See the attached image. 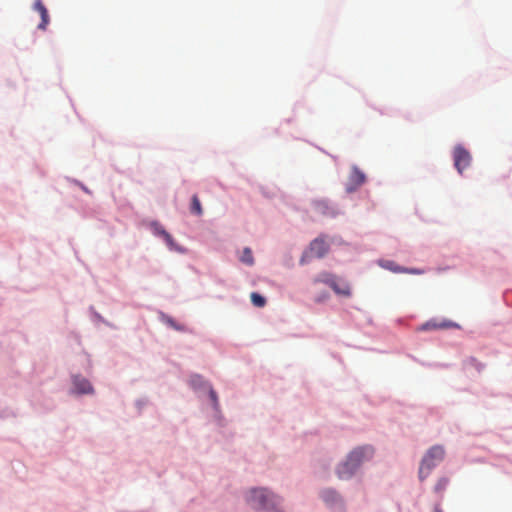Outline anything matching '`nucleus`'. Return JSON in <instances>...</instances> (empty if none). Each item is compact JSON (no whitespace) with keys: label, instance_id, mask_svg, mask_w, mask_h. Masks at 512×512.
<instances>
[{"label":"nucleus","instance_id":"4be33fe9","mask_svg":"<svg viewBox=\"0 0 512 512\" xmlns=\"http://www.w3.org/2000/svg\"><path fill=\"white\" fill-rule=\"evenodd\" d=\"M434 512H442L441 509H439L438 507L435 508Z\"/></svg>","mask_w":512,"mask_h":512},{"label":"nucleus","instance_id":"7ed1b4c3","mask_svg":"<svg viewBox=\"0 0 512 512\" xmlns=\"http://www.w3.org/2000/svg\"><path fill=\"white\" fill-rule=\"evenodd\" d=\"M444 455L445 450L440 445H435L427 451L419 468V479L421 481H424L430 475L433 468L444 459Z\"/></svg>","mask_w":512,"mask_h":512},{"label":"nucleus","instance_id":"9d476101","mask_svg":"<svg viewBox=\"0 0 512 512\" xmlns=\"http://www.w3.org/2000/svg\"><path fill=\"white\" fill-rule=\"evenodd\" d=\"M73 384L79 393L85 394V393L92 392L91 384L89 383L88 380H86L82 377H79V376L74 377Z\"/></svg>","mask_w":512,"mask_h":512},{"label":"nucleus","instance_id":"39448f33","mask_svg":"<svg viewBox=\"0 0 512 512\" xmlns=\"http://www.w3.org/2000/svg\"><path fill=\"white\" fill-rule=\"evenodd\" d=\"M365 181L366 176L364 172H362L357 166H353L346 185V190L348 192H354L362 186Z\"/></svg>","mask_w":512,"mask_h":512},{"label":"nucleus","instance_id":"ddd939ff","mask_svg":"<svg viewBox=\"0 0 512 512\" xmlns=\"http://www.w3.org/2000/svg\"><path fill=\"white\" fill-rule=\"evenodd\" d=\"M380 266H382L383 268L385 269H388L392 272H396V273H399V272H406L405 269L401 268L400 266H398L395 262L393 261H389V260H381L379 262Z\"/></svg>","mask_w":512,"mask_h":512},{"label":"nucleus","instance_id":"1a4fd4ad","mask_svg":"<svg viewBox=\"0 0 512 512\" xmlns=\"http://www.w3.org/2000/svg\"><path fill=\"white\" fill-rule=\"evenodd\" d=\"M34 9L40 14L41 22L38 25V28L41 30H45L49 23V15L46 7L44 6L41 0H36L34 3Z\"/></svg>","mask_w":512,"mask_h":512},{"label":"nucleus","instance_id":"4468645a","mask_svg":"<svg viewBox=\"0 0 512 512\" xmlns=\"http://www.w3.org/2000/svg\"><path fill=\"white\" fill-rule=\"evenodd\" d=\"M191 213L196 214L198 216L202 215L203 210L200 203V200L197 195H193L191 199Z\"/></svg>","mask_w":512,"mask_h":512},{"label":"nucleus","instance_id":"f257e3e1","mask_svg":"<svg viewBox=\"0 0 512 512\" xmlns=\"http://www.w3.org/2000/svg\"><path fill=\"white\" fill-rule=\"evenodd\" d=\"M373 453V449L369 446L358 447L351 451L346 461L340 464L336 470L338 478L342 480L351 478L362 462L369 460Z\"/></svg>","mask_w":512,"mask_h":512},{"label":"nucleus","instance_id":"6ab92c4d","mask_svg":"<svg viewBox=\"0 0 512 512\" xmlns=\"http://www.w3.org/2000/svg\"><path fill=\"white\" fill-rule=\"evenodd\" d=\"M161 236H163L169 246H173V238L166 230H161Z\"/></svg>","mask_w":512,"mask_h":512},{"label":"nucleus","instance_id":"a211bd4d","mask_svg":"<svg viewBox=\"0 0 512 512\" xmlns=\"http://www.w3.org/2000/svg\"><path fill=\"white\" fill-rule=\"evenodd\" d=\"M315 207L317 210L321 211L323 214H329V206L325 201H317L315 203Z\"/></svg>","mask_w":512,"mask_h":512},{"label":"nucleus","instance_id":"423d86ee","mask_svg":"<svg viewBox=\"0 0 512 512\" xmlns=\"http://www.w3.org/2000/svg\"><path fill=\"white\" fill-rule=\"evenodd\" d=\"M329 246L324 238H316L309 247V253L312 257L322 258L328 252Z\"/></svg>","mask_w":512,"mask_h":512},{"label":"nucleus","instance_id":"f3484780","mask_svg":"<svg viewBox=\"0 0 512 512\" xmlns=\"http://www.w3.org/2000/svg\"><path fill=\"white\" fill-rule=\"evenodd\" d=\"M448 483H449L448 478H446V477L440 478L434 487L435 492L436 493L443 492L446 489V487L448 486Z\"/></svg>","mask_w":512,"mask_h":512},{"label":"nucleus","instance_id":"f03ea898","mask_svg":"<svg viewBox=\"0 0 512 512\" xmlns=\"http://www.w3.org/2000/svg\"><path fill=\"white\" fill-rule=\"evenodd\" d=\"M247 503L253 508V509H274L276 508L279 503L280 499L278 496L274 495L273 493L269 492L266 489H251L246 497Z\"/></svg>","mask_w":512,"mask_h":512},{"label":"nucleus","instance_id":"9b49d317","mask_svg":"<svg viewBox=\"0 0 512 512\" xmlns=\"http://www.w3.org/2000/svg\"><path fill=\"white\" fill-rule=\"evenodd\" d=\"M337 276L332 274V273H329V272H322L320 274H318L313 282L316 284V283H324L326 285H328L329 287H331L334 279L336 278Z\"/></svg>","mask_w":512,"mask_h":512},{"label":"nucleus","instance_id":"2eb2a0df","mask_svg":"<svg viewBox=\"0 0 512 512\" xmlns=\"http://www.w3.org/2000/svg\"><path fill=\"white\" fill-rule=\"evenodd\" d=\"M240 261L249 266L254 264V258L250 248H244L242 255L240 257Z\"/></svg>","mask_w":512,"mask_h":512},{"label":"nucleus","instance_id":"20e7f679","mask_svg":"<svg viewBox=\"0 0 512 512\" xmlns=\"http://www.w3.org/2000/svg\"><path fill=\"white\" fill-rule=\"evenodd\" d=\"M454 166L457 171L462 174L463 171L471 164V154L463 146L458 145L453 151Z\"/></svg>","mask_w":512,"mask_h":512},{"label":"nucleus","instance_id":"f8f14e48","mask_svg":"<svg viewBox=\"0 0 512 512\" xmlns=\"http://www.w3.org/2000/svg\"><path fill=\"white\" fill-rule=\"evenodd\" d=\"M321 497L329 505H332L339 500V495L337 494V492L331 489L323 490L321 493Z\"/></svg>","mask_w":512,"mask_h":512},{"label":"nucleus","instance_id":"0eeeda50","mask_svg":"<svg viewBox=\"0 0 512 512\" xmlns=\"http://www.w3.org/2000/svg\"><path fill=\"white\" fill-rule=\"evenodd\" d=\"M452 327H457V324L448 321H437L435 319L427 321L426 323L422 324L420 327L417 328L418 331H429V330H437V329H448Z\"/></svg>","mask_w":512,"mask_h":512},{"label":"nucleus","instance_id":"412c9836","mask_svg":"<svg viewBox=\"0 0 512 512\" xmlns=\"http://www.w3.org/2000/svg\"><path fill=\"white\" fill-rule=\"evenodd\" d=\"M162 229H163L162 227H160V226H156V233H157V234H159V235H161V230H162Z\"/></svg>","mask_w":512,"mask_h":512},{"label":"nucleus","instance_id":"6e6552de","mask_svg":"<svg viewBox=\"0 0 512 512\" xmlns=\"http://www.w3.org/2000/svg\"><path fill=\"white\" fill-rule=\"evenodd\" d=\"M332 290L339 296L350 297L351 288L348 282L336 277L331 285Z\"/></svg>","mask_w":512,"mask_h":512},{"label":"nucleus","instance_id":"dca6fc26","mask_svg":"<svg viewBox=\"0 0 512 512\" xmlns=\"http://www.w3.org/2000/svg\"><path fill=\"white\" fill-rule=\"evenodd\" d=\"M250 298H251V302L256 307H263L266 304V299L262 295H260L256 292L251 293Z\"/></svg>","mask_w":512,"mask_h":512},{"label":"nucleus","instance_id":"aec40b11","mask_svg":"<svg viewBox=\"0 0 512 512\" xmlns=\"http://www.w3.org/2000/svg\"><path fill=\"white\" fill-rule=\"evenodd\" d=\"M210 397H211V400L213 401L214 405L217 406L218 405V398H217L216 392L211 390L210 391Z\"/></svg>","mask_w":512,"mask_h":512}]
</instances>
